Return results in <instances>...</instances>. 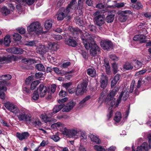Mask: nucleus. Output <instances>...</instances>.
Returning a JSON list of instances; mask_svg holds the SVG:
<instances>
[{"label":"nucleus","mask_w":151,"mask_h":151,"mask_svg":"<svg viewBox=\"0 0 151 151\" xmlns=\"http://www.w3.org/2000/svg\"><path fill=\"white\" fill-rule=\"evenodd\" d=\"M76 103L73 100L69 102L65 106H64L62 109L64 112H68L71 110L75 105Z\"/></svg>","instance_id":"4468645a"},{"label":"nucleus","mask_w":151,"mask_h":151,"mask_svg":"<svg viewBox=\"0 0 151 151\" xmlns=\"http://www.w3.org/2000/svg\"><path fill=\"white\" fill-rule=\"evenodd\" d=\"M80 133H81V135L80 136L81 139L84 140L86 139L87 138V136L85 133L84 132H81V131Z\"/></svg>","instance_id":"3c124183"},{"label":"nucleus","mask_w":151,"mask_h":151,"mask_svg":"<svg viewBox=\"0 0 151 151\" xmlns=\"http://www.w3.org/2000/svg\"><path fill=\"white\" fill-rule=\"evenodd\" d=\"M114 18V15L111 14L110 15H108L106 17V22L108 23H111L112 22Z\"/></svg>","instance_id":"72a5a7b5"},{"label":"nucleus","mask_w":151,"mask_h":151,"mask_svg":"<svg viewBox=\"0 0 151 151\" xmlns=\"http://www.w3.org/2000/svg\"><path fill=\"white\" fill-rule=\"evenodd\" d=\"M91 98V96L88 95L86 96L78 104V106L80 108L83 107L86 105V102Z\"/></svg>","instance_id":"a878e982"},{"label":"nucleus","mask_w":151,"mask_h":151,"mask_svg":"<svg viewBox=\"0 0 151 151\" xmlns=\"http://www.w3.org/2000/svg\"><path fill=\"white\" fill-rule=\"evenodd\" d=\"M13 36V39L15 41H19L21 39V35L17 33H14Z\"/></svg>","instance_id":"a19ab883"},{"label":"nucleus","mask_w":151,"mask_h":151,"mask_svg":"<svg viewBox=\"0 0 151 151\" xmlns=\"http://www.w3.org/2000/svg\"><path fill=\"white\" fill-rule=\"evenodd\" d=\"M4 106L7 109L14 114H16L19 112V110L17 106L12 103L7 102L5 103Z\"/></svg>","instance_id":"1a4fd4ad"},{"label":"nucleus","mask_w":151,"mask_h":151,"mask_svg":"<svg viewBox=\"0 0 151 151\" xmlns=\"http://www.w3.org/2000/svg\"><path fill=\"white\" fill-rule=\"evenodd\" d=\"M33 79V76H29L28 78H27L25 80V83L27 85H28L30 83V81L32 80Z\"/></svg>","instance_id":"09e8293b"},{"label":"nucleus","mask_w":151,"mask_h":151,"mask_svg":"<svg viewBox=\"0 0 151 151\" xmlns=\"http://www.w3.org/2000/svg\"><path fill=\"white\" fill-rule=\"evenodd\" d=\"M64 124L60 122H58L54 123L51 125V127L53 128L56 127L57 128L61 129L62 128L64 129ZM62 132V131H61Z\"/></svg>","instance_id":"cd10ccee"},{"label":"nucleus","mask_w":151,"mask_h":151,"mask_svg":"<svg viewBox=\"0 0 151 151\" xmlns=\"http://www.w3.org/2000/svg\"><path fill=\"white\" fill-rule=\"evenodd\" d=\"M109 108V109L110 110L109 111L108 114L107 115V118L108 119L111 118L113 114V111L112 110H111V109H110V108Z\"/></svg>","instance_id":"0e129e2a"},{"label":"nucleus","mask_w":151,"mask_h":151,"mask_svg":"<svg viewBox=\"0 0 151 151\" xmlns=\"http://www.w3.org/2000/svg\"><path fill=\"white\" fill-rule=\"evenodd\" d=\"M70 63L69 61H67L63 63L61 67L64 68H66L70 65Z\"/></svg>","instance_id":"5fc2aeb1"},{"label":"nucleus","mask_w":151,"mask_h":151,"mask_svg":"<svg viewBox=\"0 0 151 151\" xmlns=\"http://www.w3.org/2000/svg\"><path fill=\"white\" fill-rule=\"evenodd\" d=\"M35 68L38 70L44 71L45 70V68L44 66L42 64L40 63L37 64L35 66Z\"/></svg>","instance_id":"e433bc0d"},{"label":"nucleus","mask_w":151,"mask_h":151,"mask_svg":"<svg viewBox=\"0 0 151 151\" xmlns=\"http://www.w3.org/2000/svg\"><path fill=\"white\" fill-rule=\"evenodd\" d=\"M87 73L88 75L92 77H94L96 74V71L93 68H90L87 70Z\"/></svg>","instance_id":"bb28decb"},{"label":"nucleus","mask_w":151,"mask_h":151,"mask_svg":"<svg viewBox=\"0 0 151 151\" xmlns=\"http://www.w3.org/2000/svg\"><path fill=\"white\" fill-rule=\"evenodd\" d=\"M88 29L91 32H93L95 31V27L93 25L90 24L88 26Z\"/></svg>","instance_id":"052dcab7"},{"label":"nucleus","mask_w":151,"mask_h":151,"mask_svg":"<svg viewBox=\"0 0 151 151\" xmlns=\"http://www.w3.org/2000/svg\"><path fill=\"white\" fill-rule=\"evenodd\" d=\"M148 138L149 146L147 145L146 142H144L142 145L137 147L136 151H147L151 148V134L148 135Z\"/></svg>","instance_id":"9d476101"},{"label":"nucleus","mask_w":151,"mask_h":151,"mask_svg":"<svg viewBox=\"0 0 151 151\" xmlns=\"http://www.w3.org/2000/svg\"><path fill=\"white\" fill-rule=\"evenodd\" d=\"M134 67L137 69L140 68L142 65V63L138 60H135L133 62Z\"/></svg>","instance_id":"473e14b6"},{"label":"nucleus","mask_w":151,"mask_h":151,"mask_svg":"<svg viewBox=\"0 0 151 151\" xmlns=\"http://www.w3.org/2000/svg\"><path fill=\"white\" fill-rule=\"evenodd\" d=\"M94 14L96 16L94 19L96 24L99 26H101L105 22L104 16L100 14L99 11L96 12Z\"/></svg>","instance_id":"9b49d317"},{"label":"nucleus","mask_w":151,"mask_h":151,"mask_svg":"<svg viewBox=\"0 0 151 151\" xmlns=\"http://www.w3.org/2000/svg\"><path fill=\"white\" fill-rule=\"evenodd\" d=\"M29 134L27 132L20 133L17 132L16 136L20 141H22L24 139H26L28 137Z\"/></svg>","instance_id":"412c9836"},{"label":"nucleus","mask_w":151,"mask_h":151,"mask_svg":"<svg viewBox=\"0 0 151 151\" xmlns=\"http://www.w3.org/2000/svg\"><path fill=\"white\" fill-rule=\"evenodd\" d=\"M19 114L17 116L20 121L24 122H31V116L30 115L27 114L24 110H21L19 111Z\"/></svg>","instance_id":"423d86ee"},{"label":"nucleus","mask_w":151,"mask_h":151,"mask_svg":"<svg viewBox=\"0 0 151 151\" xmlns=\"http://www.w3.org/2000/svg\"><path fill=\"white\" fill-rule=\"evenodd\" d=\"M53 37L57 40H60L62 39V36L60 35H54Z\"/></svg>","instance_id":"774afa93"},{"label":"nucleus","mask_w":151,"mask_h":151,"mask_svg":"<svg viewBox=\"0 0 151 151\" xmlns=\"http://www.w3.org/2000/svg\"><path fill=\"white\" fill-rule=\"evenodd\" d=\"M119 90V88L116 86L111 91L108 95L105 101L106 105H109L111 107H113L115 104L116 99L114 97Z\"/></svg>","instance_id":"20e7f679"},{"label":"nucleus","mask_w":151,"mask_h":151,"mask_svg":"<svg viewBox=\"0 0 151 151\" xmlns=\"http://www.w3.org/2000/svg\"><path fill=\"white\" fill-rule=\"evenodd\" d=\"M64 104H61L56 105L54 106L52 111L48 113L50 116H52L55 114L60 111L62 109H63Z\"/></svg>","instance_id":"dca6fc26"},{"label":"nucleus","mask_w":151,"mask_h":151,"mask_svg":"<svg viewBox=\"0 0 151 151\" xmlns=\"http://www.w3.org/2000/svg\"><path fill=\"white\" fill-rule=\"evenodd\" d=\"M68 99L67 97H65L61 99H58V103L60 104L64 103L67 101Z\"/></svg>","instance_id":"e2e57ef3"},{"label":"nucleus","mask_w":151,"mask_h":151,"mask_svg":"<svg viewBox=\"0 0 151 151\" xmlns=\"http://www.w3.org/2000/svg\"><path fill=\"white\" fill-rule=\"evenodd\" d=\"M1 12L3 14L6 16L9 14L10 11L9 10L6 6H4L1 8Z\"/></svg>","instance_id":"7c9ffc66"},{"label":"nucleus","mask_w":151,"mask_h":151,"mask_svg":"<svg viewBox=\"0 0 151 151\" xmlns=\"http://www.w3.org/2000/svg\"><path fill=\"white\" fill-rule=\"evenodd\" d=\"M88 45H90L89 48L86 49L87 50L90 49V54L92 56H95L97 55V51H99L100 50L99 47L95 44L94 41L93 42L90 43L88 42Z\"/></svg>","instance_id":"0eeeda50"},{"label":"nucleus","mask_w":151,"mask_h":151,"mask_svg":"<svg viewBox=\"0 0 151 151\" xmlns=\"http://www.w3.org/2000/svg\"><path fill=\"white\" fill-rule=\"evenodd\" d=\"M38 91L40 96L41 97H44L47 92V88L44 84H41L39 86Z\"/></svg>","instance_id":"6ab92c4d"},{"label":"nucleus","mask_w":151,"mask_h":151,"mask_svg":"<svg viewBox=\"0 0 151 151\" xmlns=\"http://www.w3.org/2000/svg\"><path fill=\"white\" fill-rule=\"evenodd\" d=\"M76 23L80 26H82L83 24V21L79 17H77L76 19Z\"/></svg>","instance_id":"680f3d73"},{"label":"nucleus","mask_w":151,"mask_h":151,"mask_svg":"<svg viewBox=\"0 0 151 151\" xmlns=\"http://www.w3.org/2000/svg\"><path fill=\"white\" fill-rule=\"evenodd\" d=\"M32 123L33 125L36 127L41 126L42 125V123L38 119H36Z\"/></svg>","instance_id":"49530a36"},{"label":"nucleus","mask_w":151,"mask_h":151,"mask_svg":"<svg viewBox=\"0 0 151 151\" xmlns=\"http://www.w3.org/2000/svg\"><path fill=\"white\" fill-rule=\"evenodd\" d=\"M67 95V93L63 90H61L59 93V95L60 97H64Z\"/></svg>","instance_id":"6e6d98bb"},{"label":"nucleus","mask_w":151,"mask_h":151,"mask_svg":"<svg viewBox=\"0 0 151 151\" xmlns=\"http://www.w3.org/2000/svg\"><path fill=\"white\" fill-rule=\"evenodd\" d=\"M109 57L111 59L114 61H117L119 60L118 58L114 54L110 55Z\"/></svg>","instance_id":"4d7b16f0"},{"label":"nucleus","mask_w":151,"mask_h":151,"mask_svg":"<svg viewBox=\"0 0 151 151\" xmlns=\"http://www.w3.org/2000/svg\"><path fill=\"white\" fill-rule=\"evenodd\" d=\"M22 62L27 64H31L35 63L34 60L31 59H24L22 60Z\"/></svg>","instance_id":"2f4dec72"},{"label":"nucleus","mask_w":151,"mask_h":151,"mask_svg":"<svg viewBox=\"0 0 151 151\" xmlns=\"http://www.w3.org/2000/svg\"><path fill=\"white\" fill-rule=\"evenodd\" d=\"M127 16L124 14H122V13H121V15L119 17V21L122 22H125L127 19Z\"/></svg>","instance_id":"c03bdc74"},{"label":"nucleus","mask_w":151,"mask_h":151,"mask_svg":"<svg viewBox=\"0 0 151 151\" xmlns=\"http://www.w3.org/2000/svg\"><path fill=\"white\" fill-rule=\"evenodd\" d=\"M108 78L106 77V74L103 73L101 76V88H105L108 83Z\"/></svg>","instance_id":"a211bd4d"},{"label":"nucleus","mask_w":151,"mask_h":151,"mask_svg":"<svg viewBox=\"0 0 151 151\" xmlns=\"http://www.w3.org/2000/svg\"><path fill=\"white\" fill-rule=\"evenodd\" d=\"M142 79L140 78L138 81L137 87H134L135 84V81L133 80L131 83L130 87V88L129 91L131 93L134 92V93L136 95H138L139 93V91L138 89H139L141 86V83Z\"/></svg>","instance_id":"6e6552de"},{"label":"nucleus","mask_w":151,"mask_h":151,"mask_svg":"<svg viewBox=\"0 0 151 151\" xmlns=\"http://www.w3.org/2000/svg\"><path fill=\"white\" fill-rule=\"evenodd\" d=\"M6 51L9 52L17 54H21L24 52L22 49L17 47L7 49Z\"/></svg>","instance_id":"f3484780"},{"label":"nucleus","mask_w":151,"mask_h":151,"mask_svg":"<svg viewBox=\"0 0 151 151\" xmlns=\"http://www.w3.org/2000/svg\"><path fill=\"white\" fill-rule=\"evenodd\" d=\"M19 3H22V4L25 5H28L30 6L32 5L37 0H16Z\"/></svg>","instance_id":"393cba45"},{"label":"nucleus","mask_w":151,"mask_h":151,"mask_svg":"<svg viewBox=\"0 0 151 151\" xmlns=\"http://www.w3.org/2000/svg\"><path fill=\"white\" fill-rule=\"evenodd\" d=\"M56 88V86L55 84H52L51 86L50 87V90L51 92L54 93L55 91Z\"/></svg>","instance_id":"338daca9"},{"label":"nucleus","mask_w":151,"mask_h":151,"mask_svg":"<svg viewBox=\"0 0 151 151\" xmlns=\"http://www.w3.org/2000/svg\"><path fill=\"white\" fill-rule=\"evenodd\" d=\"M43 75V73L41 72H39L37 73L35 75V77L37 78H39L43 77L42 76Z\"/></svg>","instance_id":"69168bd1"},{"label":"nucleus","mask_w":151,"mask_h":151,"mask_svg":"<svg viewBox=\"0 0 151 151\" xmlns=\"http://www.w3.org/2000/svg\"><path fill=\"white\" fill-rule=\"evenodd\" d=\"M89 137L91 141L93 142H95L97 144H100L101 143V140L96 135L90 134L89 135Z\"/></svg>","instance_id":"b1692460"},{"label":"nucleus","mask_w":151,"mask_h":151,"mask_svg":"<svg viewBox=\"0 0 151 151\" xmlns=\"http://www.w3.org/2000/svg\"><path fill=\"white\" fill-rule=\"evenodd\" d=\"M30 33H33L39 35L44 33L40 24L38 22L32 23L27 28Z\"/></svg>","instance_id":"f257e3e1"},{"label":"nucleus","mask_w":151,"mask_h":151,"mask_svg":"<svg viewBox=\"0 0 151 151\" xmlns=\"http://www.w3.org/2000/svg\"><path fill=\"white\" fill-rule=\"evenodd\" d=\"M40 117L45 122H46L50 121V119L47 116V115L45 114H41L40 116Z\"/></svg>","instance_id":"4c0bfd02"},{"label":"nucleus","mask_w":151,"mask_h":151,"mask_svg":"<svg viewBox=\"0 0 151 151\" xmlns=\"http://www.w3.org/2000/svg\"><path fill=\"white\" fill-rule=\"evenodd\" d=\"M146 37L144 35H140L139 37V41L141 43H144L146 42Z\"/></svg>","instance_id":"864d4df0"},{"label":"nucleus","mask_w":151,"mask_h":151,"mask_svg":"<svg viewBox=\"0 0 151 151\" xmlns=\"http://www.w3.org/2000/svg\"><path fill=\"white\" fill-rule=\"evenodd\" d=\"M112 70L114 73L115 74L118 71V67L117 64L115 63H114L112 64Z\"/></svg>","instance_id":"37998d69"},{"label":"nucleus","mask_w":151,"mask_h":151,"mask_svg":"<svg viewBox=\"0 0 151 151\" xmlns=\"http://www.w3.org/2000/svg\"><path fill=\"white\" fill-rule=\"evenodd\" d=\"M122 118L121 113L119 112H117L115 114L114 120L116 123H119L120 121Z\"/></svg>","instance_id":"c85d7f7f"},{"label":"nucleus","mask_w":151,"mask_h":151,"mask_svg":"<svg viewBox=\"0 0 151 151\" xmlns=\"http://www.w3.org/2000/svg\"><path fill=\"white\" fill-rule=\"evenodd\" d=\"M39 81H36L33 82L31 84L30 89L33 90L35 88L36 86L39 84Z\"/></svg>","instance_id":"ea45409f"},{"label":"nucleus","mask_w":151,"mask_h":151,"mask_svg":"<svg viewBox=\"0 0 151 151\" xmlns=\"http://www.w3.org/2000/svg\"><path fill=\"white\" fill-rule=\"evenodd\" d=\"M123 68L124 69L126 70H132L133 68V66L131 64L129 63H127L124 65Z\"/></svg>","instance_id":"c9c22d12"},{"label":"nucleus","mask_w":151,"mask_h":151,"mask_svg":"<svg viewBox=\"0 0 151 151\" xmlns=\"http://www.w3.org/2000/svg\"><path fill=\"white\" fill-rule=\"evenodd\" d=\"M13 59L12 55H8L7 56L0 57V62L9 63L11 62Z\"/></svg>","instance_id":"5701e85b"},{"label":"nucleus","mask_w":151,"mask_h":151,"mask_svg":"<svg viewBox=\"0 0 151 151\" xmlns=\"http://www.w3.org/2000/svg\"><path fill=\"white\" fill-rule=\"evenodd\" d=\"M72 84L71 83L69 82L68 83H64L63 84V86L65 89H69V88Z\"/></svg>","instance_id":"bf43d9fd"},{"label":"nucleus","mask_w":151,"mask_h":151,"mask_svg":"<svg viewBox=\"0 0 151 151\" xmlns=\"http://www.w3.org/2000/svg\"><path fill=\"white\" fill-rule=\"evenodd\" d=\"M48 50V48L45 45H41L37 47L36 51L37 53L42 54L47 52Z\"/></svg>","instance_id":"aec40b11"},{"label":"nucleus","mask_w":151,"mask_h":151,"mask_svg":"<svg viewBox=\"0 0 151 151\" xmlns=\"http://www.w3.org/2000/svg\"><path fill=\"white\" fill-rule=\"evenodd\" d=\"M80 132H81L80 130L77 129H68L66 128H64L62 130L63 134L69 137L76 136V138H78Z\"/></svg>","instance_id":"39448f33"},{"label":"nucleus","mask_w":151,"mask_h":151,"mask_svg":"<svg viewBox=\"0 0 151 151\" xmlns=\"http://www.w3.org/2000/svg\"><path fill=\"white\" fill-rule=\"evenodd\" d=\"M76 0H72L63 12H60L58 14L57 17L58 20H62L71 11L76 8Z\"/></svg>","instance_id":"f03ea898"},{"label":"nucleus","mask_w":151,"mask_h":151,"mask_svg":"<svg viewBox=\"0 0 151 151\" xmlns=\"http://www.w3.org/2000/svg\"><path fill=\"white\" fill-rule=\"evenodd\" d=\"M12 1L17 2L18 3L16 5V8L19 11H21L22 9V5H24L22 4V3H19L16 0H12Z\"/></svg>","instance_id":"de8ad7c7"},{"label":"nucleus","mask_w":151,"mask_h":151,"mask_svg":"<svg viewBox=\"0 0 151 151\" xmlns=\"http://www.w3.org/2000/svg\"><path fill=\"white\" fill-rule=\"evenodd\" d=\"M93 148L97 151H106L105 149L102 146L97 145H95L93 146Z\"/></svg>","instance_id":"58836bf2"},{"label":"nucleus","mask_w":151,"mask_h":151,"mask_svg":"<svg viewBox=\"0 0 151 151\" xmlns=\"http://www.w3.org/2000/svg\"><path fill=\"white\" fill-rule=\"evenodd\" d=\"M101 45L103 49L107 50H110L113 48L112 42L108 40H106L102 41L101 42Z\"/></svg>","instance_id":"ddd939ff"},{"label":"nucleus","mask_w":151,"mask_h":151,"mask_svg":"<svg viewBox=\"0 0 151 151\" xmlns=\"http://www.w3.org/2000/svg\"><path fill=\"white\" fill-rule=\"evenodd\" d=\"M39 98L38 93L37 91H35L33 94L32 96V99L35 100H37Z\"/></svg>","instance_id":"8fccbe9b"},{"label":"nucleus","mask_w":151,"mask_h":151,"mask_svg":"<svg viewBox=\"0 0 151 151\" xmlns=\"http://www.w3.org/2000/svg\"><path fill=\"white\" fill-rule=\"evenodd\" d=\"M129 93L128 91H122L121 94L118 97L117 100V103L116 104L115 106L117 107L119 104L120 103L122 99L124 101L126 100L128 97Z\"/></svg>","instance_id":"2eb2a0df"},{"label":"nucleus","mask_w":151,"mask_h":151,"mask_svg":"<svg viewBox=\"0 0 151 151\" xmlns=\"http://www.w3.org/2000/svg\"><path fill=\"white\" fill-rule=\"evenodd\" d=\"M65 43L68 45L72 47H75L77 45L76 42L72 37L66 39L65 40Z\"/></svg>","instance_id":"4be33fe9"},{"label":"nucleus","mask_w":151,"mask_h":151,"mask_svg":"<svg viewBox=\"0 0 151 151\" xmlns=\"http://www.w3.org/2000/svg\"><path fill=\"white\" fill-rule=\"evenodd\" d=\"M105 67L106 69V72L107 74H110L111 73L110 68L108 63H106L105 64Z\"/></svg>","instance_id":"603ef678"},{"label":"nucleus","mask_w":151,"mask_h":151,"mask_svg":"<svg viewBox=\"0 0 151 151\" xmlns=\"http://www.w3.org/2000/svg\"><path fill=\"white\" fill-rule=\"evenodd\" d=\"M87 86V83L85 82L78 85L76 88V95H82L86 91Z\"/></svg>","instance_id":"f8f14e48"},{"label":"nucleus","mask_w":151,"mask_h":151,"mask_svg":"<svg viewBox=\"0 0 151 151\" xmlns=\"http://www.w3.org/2000/svg\"><path fill=\"white\" fill-rule=\"evenodd\" d=\"M37 42L36 40H33L28 41L26 45H27L30 46H35Z\"/></svg>","instance_id":"79ce46f5"},{"label":"nucleus","mask_w":151,"mask_h":151,"mask_svg":"<svg viewBox=\"0 0 151 151\" xmlns=\"http://www.w3.org/2000/svg\"><path fill=\"white\" fill-rule=\"evenodd\" d=\"M52 21L51 20H48L45 22V27L47 30L49 29L52 27Z\"/></svg>","instance_id":"c756f323"},{"label":"nucleus","mask_w":151,"mask_h":151,"mask_svg":"<svg viewBox=\"0 0 151 151\" xmlns=\"http://www.w3.org/2000/svg\"><path fill=\"white\" fill-rule=\"evenodd\" d=\"M17 31L20 34H23L25 32V29L23 28H18L17 29Z\"/></svg>","instance_id":"13d9d810"},{"label":"nucleus","mask_w":151,"mask_h":151,"mask_svg":"<svg viewBox=\"0 0 151 151\" xmlns=\"http://www.w3.org/2000/svg\"><path fill=\"white\" fill-rule=\"evenodd\" d=\"M80 34L81 38L83 40L84 47L86 49L89 48L90 45H88V42L90 43L94 41L93 36L89 34L88 33L84 31L83 32H80Z\"/></svg>","instance_id":"7ed1b4c3"},{"label":"nucleus","mask_w":151,"mask_h":151,"mask_svg":"<svg viewBox=\"0 0 151 151\" xmlns=\"http://www.w3.org/2000/svg\"><path fill=\"white\" fill-rule=\"evenodd\" d=\"M133 7L134 9L139 10L142 9L143 8V6L140 3L138 2L134 5Z\"/></svg>","instance_id":"a18cd8bd"},{"label":"nucleus","mask_w":151,"mask_h":151,"mask_svg":"<svg viewBox=\"0 0 151 151\" xmlns=\"http://www.w3.org/2000/svg\"><path fill=\"white\" fill-rule=\"evenodd\" d=\"M11 42L10 36L9 35L6 36L4 38V44L5 45L9 46Z\"/></svg>","instance_id":"f704fd0d"}]
</instances>
